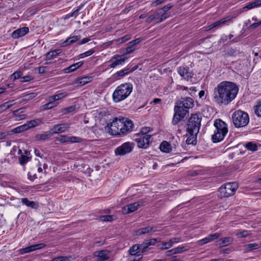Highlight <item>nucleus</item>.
<instances>
[{"instance_id": "19", "label": "nucleus", "mask_w": 261, "mask_h": 261, "mask_svg": "<svg viewBox=\"0 0 261 261\" xmlns=\"http://www.w3.org/2000/svg\"><path fill=\"white\" fill-rule=\"evenodd\" d=\"M29 31V29L28 27H22L17 29L12 33V37L14 39L22 37L27 34Z\"/></svg>"}, {"instance_id": "30", "label": "nucleus", "mask_w": 261, "mask_h": 261, "mask_svg": "<svg viewBox=\"0 0 261 261\" xmlns=\"http://www.w3.org/2000/svg\"><path fill=\"white\" fill-rule=\"evenodd\" d=\"M261 6V0H254V1L248 3L245 7L243 8L244 9H247L250 10L254 8H256Z\"/></svg>"}, {"instance_id": "3", "label": "nucleus", "mask_w": 261, "mask_h": 261, "mask_svg": "<svg viewBox=\"0 0 261 261\" xmlns=\"http://www.w3.org/2000/svg\"><path fill=\"white\" fill-rule=\"evenodd\" d=\"M133 85L130 83L123 84L118 86L112 95L115 102H119L125 99L132 93Z\"/></svg>"}, {"instance_id": "44", "label": "nucleus", "mask_w": 261, "mask_h": 261, "mask_svg": "<svg viewBox=\"0 0 261 261\" xmlns=\"http://www.w3.org/2000/svg\"><path fill=\"white\" fill-rule=\"evenodd\" d=\"M247 249L249 250H253L259 249L261 247V244L258 243H251L247 245Z\"/></svg>"}, {"instance_id": "17", "label": "nucleus", "mask_w": 261, "mask_h": 261, "mask_svg": "<svg viewBox=\"0 0 261 261\" xmlns=\"http://www.w3.org/2000/svg\"><path fill=\"white\" fill-rule=\"evenodd\" d=\"M141 205L139 202H136L133 203H130L124 206L122 208V213L125 214L133 213Z\"/></svg>"}, {"instance_id": "52", "label": "nucleus", "mask_w": 261, "mask_h": 261, "mask_svg": "<svg viewBox=\"0 0 261 261\" xmlns=\"http://www.w3.org/2000/svg\"><path fill=\"white\" fill-rule=\"evenodd\" d=\"M99 219L101 221H108L110 222L113 220V216L112 215H105L101 216L99 217Z\"/></svg>"}, {"instance_id": "54", "label": "nucleus", "mask_w": 261, "mask_h": 261, "mask_svg": "<svg viewBox=\"0 0 261 261\" xmlns=\"http://www.w3.org/2000/svg\"><path fill=\"white\" fill-rule=\"evenodd\" d=\"M151 129L149 127H142L140 133L137 135H149L148 133L150 132Z\"/></svg>"}, {"instance_id": "59", "label": "nucleus", "mask_w": 261, "mask_h": 261, "mask_svg": "<svg viewBox=\"0 0 261 261\" xmlns=\"http://www.w3.org/2000/svg\"><path fill=\"white\" fill-rule=\"evenodd\" d=\"M166 1V0H156L153 1L151 4V6L152 7H155L158 6V5H160L164 3H165Z\"/></svg>"}, {"instance_id": "53", "label": "nucleus", "mask_w": 261, "mask_h": 261, "mask_svg": "<svg viewBox=\"0 0 261 261\" xmlns=\"http://www.w3.org/2000/svg\"><path fill=\"white\" fill-rule=\"evenodd\" d=\"M129 72H130V70L128 68H126V69H124L123 70H120V71H118L116 73V74L117 75H118V76H124L125 75L127 74Z\"/></svg>"}, {"instance_id": "33", "label": "nucleus", "mask_w": 261, "mask_h": 261, "mask_svg": "<svg viewBox=\"0 0 261 261\" xmlns=\"http://www.w3.org/2000/svg\"><path fill=\"white\" fill-rule=\"evenodd\" d=\"M34 152L36 156H39L41 158H47V153L44 152L42 149V148H35L34 149Z\"/></svg>"}, {"instance_id": "7", "label": "nucleus", "mask_w": 261, "mask_h": 261, "mask_svg": "<svg viewBox=\"0 0 261 261\" xmlns=\"http://www.w3.org/2000/svg\"><path fill=\"white\" fill-rule=\"evenodd\" d=\"M238 188L237 182H227L223 185L219 189L220 196L222 198L228 197L233 195Z\"/></svg>"}, {"instance_id": "37", "label": "nucleus", "mask_w": 261, "mask_h": 261, "mask_svg": "<svg viewBox=\"0 0 261 261\" xmlns=\"http://www.w3.org/2000/svg\"><path fill=\"white\" fill-rule=\"evenodd\" d=\"M140 250V244H135L132 246L129 250V252L131 255H136L138 253V250Z\"/></svg>"}, {"instance_id": "4", "label": "nucleus", "mask_w": 261, "mask_h": 261, "mask_svg": "<svg viewBox=\"0 0 261 261\" xmlns=\"http://www.w3.org/2000/svg\"><path fill=\"white\" fill-rule=\"evenodd\" d=\"M216 130L212 136L213 142L217 143L221 141L228 133L227 125L225 122L220 119H216L214 122Z\"/></svg>"}, {"instance_id": "56", "label": "nucleus", "mask_w": 261, "mask_h": 261, "mask_svg": "<svg viewBox=\"0 0 261 261\" xmlns=\"http://www.w3.org/2000/svg\"><path fill=\"white\" fill-rule=\"evenodd\" d=\"M81 8V7H80L79 8H77L76 10H75L72 13H69V14H67L66 16V18H70L71 17H75L77 15L78 13H79V11L80 10Z\"/></svg>"}, {"instance_id": "8", "label": "nucleus", "mask_w": 261, "mask_h": 261, "mask_svg": "<svg viewBox=\"0 0 261 261\" xmlns=\"http://www.w3.org/2000/svg\"><path fill=\"white\" fill-rule=\"evenodd\" d=\"M174 111V115L172 120V123L174 125L177 124L180 120L188 115L189 113L188 110L179 105L177 102L175 103Z\"/></svg>"}, {"instance_id": "23", "label": "nucleus", "mask_w": 261, "mask_h": 261, "mask_svg": "<svg viewBox=\"0 0 261 261\" xmlns=\"http://www.w3.org/2000/svg\"><path fill=\"white\" fill-rule=\"evenodd\" d=\"M133 148H116L114 151L116 155H124L132 151Z\"/></svg>"}, {"instance_id": "58", "label": "nucleus", "mask_w": 261, "mask_h": 261, "mask_svg": "<svg viewBox=\"0 0 261 261\" xmlns=\"http://www.w3.org/2000/svg\"><path fill=\"white\" fill-rule=\"evenodd\" d=\"M173 5L171 4H168V5L165 6L162 8L160 9V10H162L163 12H165V13H167V12L170 10Z\"/></svg>"}, {"instance_id": "18", "label": "nucleus", "mask_w": 261, "mask_h": 261, "mask_svg": "<svg viewBox=\"0 0 261 261\" xmlns=\"http://www.w3.org/2000/svg\"><path fill=\"white\" fill-rule=\"evenodd\" d=\"M232 20V17L231 16H227L224 18L221 19L220 20H218L214 23H212V24L208 26V30H211L214 28H218L220 27L221 26L224 25L226 24L227 23L229 22H231Z\"/></svg>"}, {"instance_id": "20", "label": "nucleus", "mask_w": 261, "mask_h": 261, "mask_svg": "<svg viewBox=\"0 0 261 261\" xmlns=\"http://www.w3.org/2000/svg\"><path fill=\"white\" fill-rule=\"evenodd\" d=\"M156 228L154 226H147L138 229L136 231L137 235H142L146 233H150L156 231Z\"/></svg>"}, {"instance_id": "9", "label": "nucleus", "mask_w": 261, "mask_h": 261, "mask_svg": "<svg viewBox=\"0 0 261 261\" xmlns=\"http://www.w3.org/2000/svg\"><path fill=\"white\" fill-rule=\"evenodd\" d=\"M169 17L168 13L163 12L162 10H158L153 14L150 15L146 20V22L150 23L154 20L156 23H160Z\"/></svg>"}, {"instance_id": "51", "label": "nucleus", "mask_w": 261, "mask_h": 261, "mask_svg": "<svg viewBox=\"0 0 261 261\" xmlns=\"http://www.w3.org/2000/svg\"><path fill=\"white\" fill-rule=\"evenodd\" d=\"M143 255L141 254H137L136 255H131L128 258L129 261H141Z\"/></svg>"}, {"instance_id": "48", "label": "nucleus", "mask_w": 261, "mask_h": 261, "mask_svg": "<svg viewBox=\"0 0 261 261\" xmlns=\"http://www.w3.org/2000/svg\"><path fill=\"white\" fill-rule=\"evenodd\" d=\"M140 250L142 253H144L148 250V247L150 246L146 240H145L143 243L140 244Z\"/></svg>"}, {"instance_id": "46", "label": "nucleus", "mask_w": 261, "mask_h": 261, "mask_svg": "<svg viewBox=\"0 0 261 261\" xmlns=\"http://www.w3.org/2000/svg\"><path fill=\"white\" fill-rule=\"evenodd\" d=\"M172 244L170 241L168 242H162L161 246H159V248L161 250L168 249L172 247Z\"/></svg>"}, {"instance_id": "26", "label": "nucleus", "mask_w": 261, "mask_h": 261, "mask_svg": "<svg viewBox=\"0 0 261 261\" xmlns=\"http://www.w3.org/2000/svg\"><path fill=\"white\" fill-rule=\"evenodd\" d=\"M91 76H84L79 78L76 81V84L78 86H83L92 81Z\"/></svg>"}, {"instance_id": "10", "label": "nucleus", "mask_w": 261, "mask_h": 261, "mask_svg": "<svg viewBox=\"0 0 261 261\" xmlns=\"http://www.w3.org/2000/svg\"><path fill=\"white\" fill-rule=\"evenodd\" d=\"M151 135H137L135 141L138 144V147H143L145 145H152Z\"/></svg>"}, {"instance_id": "40", "label": "nucleus", "mask_w": 261, "mask_h": 261, "mask_svg": "<svg viewBox=\"0 0 261 261\" xmlns=\"http://www.w3.org/2000/svg\"><path fill=\"white\" fill-rule=\"evenodd\" d=\"M130 38V35H127L120 38L114 40V41L116 44H119L128 41Z\"/></svg>"}, {"instance_id": "32", "label": "nucleus", "mask_w": 261, "mask_h": 261, "mask_svg": "<svg viewBox=\"0 0 261 261\" xmlns=\"http://www.w3.org/2000/svg\"><path fill=\"white\" fill-rule=\"evenodd\" d=\"M80 39V37L78 36H73L70 37H69L62 44L63 46H65L68 44H71L76 41L79 40Z\"/></svg>"}, {"instance_id": "35", "label": "nucleus", "mask_w": 261, "mask_h": 261, "mask_svg": "<svg viewBox=\"0 0 261 261\" xmlns=\"http://www.w3.org/2000/svg\"><path fill=\"white\" fill-rule=\"evenodd\" d=\"M240 145L243 146L244 147H260L261 146L260 144H259L258 143L255 142V141H251V142H247L245 143H240L236 147H238Z\"/></svg>"}, {"instance_id": "22", "label": "nucleus", "mask_w": 261, "mask_h": 261, "mask_svg": "<svg viewBox=\"0 0 261 261\" xmlns=\"http://www.w3.org/2000/svg\"><path fill=\"white\" fill-rule=\"evenodd\" d=\"M61 52V50L58 49L47 53L46 55V62H45V64L47 65L49 64L50 62H48V61L50 60L53 58L56 57L57 55L60 54Z\"/></svg>"}, {"instance_id": "50", "label": "nucleus", "mask_w": 261, "mask_h": 261, "mask_svg": "<svg viewBox=\"0 0 261 261\" xmlns=\"http://www.w3.org/2000/svg\"><path fill=\"white\" fill-rule=\"evenodd\" d=\"M204 173V171L203 170H196L193 171H190L189 172V175L191 176H196L198 175H203Z\"/></svg>"}, {"instance_id": "38", "label": "nucleus", "mask_w": 261, "mask_h": 261, "mask_svg": "<svg viewBox=\"0 0 261 261\" xmlns=\"http://www.w3.org/2000/svg\"><path fill=\"white\" fill-rule=\"evenodd\" d=\"M67 94L66 93H60L51 96L49 97V100L56 101L66 97Z\"/></svg>"}, {"instance_id": "24", "label": "nucleus", "mask_w": 261, "mask_h": 261, "mask_svg": "<svg viewBox=\"0 0 261 261\" xmlns=\"http://www.w3.org/2000/svg\"><path fill=\"white\" fill-rule=\"evenodd\" d=\"M42 120L41 119H36L34 120H30L25 123L27 129L28 130L30 128H34L36 126H38L41 123Z\"/></svg>"}, {"instance_id": "15", "label": "nucleus", "mask_w": 261, "mask_h": 261, "mask_svg": "<svg viewBox=\"0 0 261 261\" xmlns=\"http://www.w3.org/2000/svg\"><path fill=\"white\" fill-rule=\"evenodd\" d=\"M176 102H177L179 105L181 106V107L185 108L188 111H189V109L190 108H193L194 106L193 99L189 97L181 98L180 100L177 101Z\"/></svg>"}, {"instance_id": "5", "label": "nucleus", "mask_w": 261, "mask_h": 261, "mask_svg": "<svg viewBox=\"0 0 261 261\" xmlns=\"http://www.w3.org/2000/svg\"><path fill=\"white\" fill-rule=\"evenodd\" d=\"M232 121L236 127H243L248 124L249 118L248 114L244 111L238 110L233 114Z\"/></svg>"}, {"instance_id": "43", "label": "nucleus", "mask_w": 261, "mask_h": 261, "mask_svg": "<svg viewBox=\"0 0 261 261\" xmlns=\"http://www.w3.org/2000/svg\"><path fill=\"white\" fill-rule=\"evenodd\" d=\"M127 47L125 49V54H130L136 49V47L134 44H130L129 42L127 44Z\"/></svg>"}, {"instance_id": "12", "label": "nucleus", "mask_w": 261, "mask_h": 261, "mask_svg": "<svg viewBox=\"0 0 261 261\" xmlns=\"http://www.w3.org/2000/svg\"><path fill=\"white\" fill-rule=\"evenodd\" d=\"M18 154L20 155L19 157V162L21 165L24 166L28 162H29L32 158L30 151L25 149L21 150L19 148Z\"/></svg>"}, {"instance_id": "55", "label": "nucleus", "mask_w": 261, "mask_h": 261, "mask_svg": "<svg viewBox=\"0 0 261 261\" xmlns=\"http://www.w3.org/2000/svg\"><path fill=\"white\" fill-rule=\"evenodd\" d=\"M94 53V50L93 49L89 50L84 53H82L80 55V58H84L86 57H88L92 55Z\"/></svg>"}, {"instance_id": "16", "label": "nucleus", "mask_w": 261, "mask_h": 261, "mask_svg": "<svg viewBox=\"0 0 261 261\" xmlns=\"http://www.w3.org/2000/svg\"><path fill=\"white\" fill-rule=\"evenodd\" d=\"M177 71L181 76L187 80H189L193 75V73L190 71V69L188 67H180L178 68Z\"/></svg>"}, {"instance_id": "36", "label": "nucleus", "mask_w": 261, "mask_h": 261, "mask_svg": "<svg viewBox=\"0 0 261 261\" xmlns=\"http://www.w3.org/2000/svg\"><path fill=\"white\" fill-rule=\"evenodd\" d=\"M220 236L219 233H215L214 234H210L207 237L204 238L207 243L211 242L215 240L218 239Z\"/></svg>"}, {"instance_id": "45", "label": "nucleus", "mask_w": 261, "mask_h": 261, "mask_svg": "<svg viewBox=\"0 0 261 261\" xmlns=\"http://www.w3.org/2000/svg\"><path fill=\"white\" fill-rule=\"evenodd\" d=\"M249 234H250V233L248 230H244L243 231L237 232L236 234V236L238 238H243L247 237Z\"/></svg>"}, {"instance_id": "6", "label": "nucleus", "mask_w": 261, "mask_h": 261, "mask_svg": "<svg viewBox=\"0 0 261 261\" xmlns=\"http://www.w3.org/2000/svg\"><path fill=\"white\" fill-rule=\"evenodd\" d=\"M201 118L197 114L191 116L187 127V130L189 134L197 135L201 125Z\"/></svg>"}, {"instance_id": "62", "label": "nucleus", "mask_w": 261, "mask_h": 261, "mask_svg": "<svg viewBox=\"0 0 261 261\" xmlns=\"http://www.w3.org/2000/svg\"><path fill=\"white\" fill-rule=\"evenodd\" d=\"M49 138V135L47 134H41L37 136V138L40 140H45Z\"/></svg>"}, {"instance_id": "42", "label": "nucleus", "mask_w": 261, "mask_h": 261, "mask_svg": "<svg viewBox=\"0 0 261 261\" xmlns=\"http://www.w3.org/2000/svg\"><path fill=\"white\" fill-rule=\"evenodd\" d=\"M14 100H9L7 102H6L1 106V108L3 111L7 110L10 108L14 104Z\"/></svg>"}, {"instance_id": "2", "label": "nucleus", "mask_w": 261, "mask_h": 261, "mask_svg": "<svg viewBox=\"0 0 261 261\" xmlns=\"http://www.w3.org/2000/svg\"><path fill=\"white\" fill-rule=\"evenodd\" d=\"M108 126L110 134L114 136H120L130 132L133 123L126 118L120 117L115 118Z\"/></svg>"}, {"instance_id": "60", "label": "nucleus", "mask_w": 261, "mask_h": 261, "mask_svg": "<svg viewBox=\"0 0 261 261\" xmlns=\"http://www.w3.org/2000/svg\"><path fill=\"white\" fill-rule=\"evenodd\" d=\"M169 241L172 244V246L175 243H177L182 242V240L180 238H173L170 239Z\"/></svg>"}, {"instance_id": "57", "label": "nucleus", "mask_w": 261, "mask_h": 261, "mask_svg": "<svg viewBox=\"0 0 261 261\" xmlns=\"http://www.w3.org/2000/svg\"><path fill=\"white\" fill-rule=\"evenodd\" d=\"M239 53L236 48H230L227 50V54L229 56H236Z\"/></svg>"}, {"instance_id": "34", "label": "nucleus", "mask_w": 261, "mask_h": 261, "mask_svg": "<svg viewBox=\"0 0 261 261\" xmlns=\"http://www.w3.org/2000/svg\"><path fill=\"white\" fill-rule=\"evenodd\" d=\"M196 138L197 135L190 134V136L187 138L186 140V143L188 145H195L196 144Z\"/></svg>"}, {"instance_id": "21", "label": "nucleus", "mask_w": 261, "mask_h": 261, "mask_svg": "<svg viewBox=\"0 0 261 261\" xmlns=\"http://www.w3.org/2000/svg\"><path fill=\"white\" fill-rule=\"evenodd\" d=\"M24 108H22L14 111L13 112V115H14L15 119L14 120L16 121L24 119L27 117V115L25 114H20L23 113Z\"/></svg>"}, {"instance_id": "49", "label": "nucleus", "mask_w": 261, "mask_h": 261, "mask_svg": "<svg viewBox=\"0 0 261 261\" xmlns=\"http://www.w3.org/2000/svg\"><path fill=\"white\" fill-rule=\"evenodd\" d=\"M175 254L181 253L188 250L186 246H182L174 248Z\"/></svg>"}, {"instance_id": "41", "label": "nucleus", "mask_w": 261, "mask_h": 261, "mask_svg": "<svg viewBox=\"0 0 261 261\" xmlns=\"http://www.w3.org/2000/svg\"><path fill=\"white\" fill-rule=\"evenodd\" d=\"M45 246V244L43 243H40L37 244L33 245L31 246H29L30 248V250L31 252H32L33 251L41 249L42 248H43Z\"/></svg>"}, {"instance_id": "28", "label": "nucleus", "mask_w": 261, "mask_h": 261, "mask_svg": "<svg viewBox=\"0 0 261 261\" xmlns=\"http://www.w3.org/2000/svg\"><path fill=\"white\" fill-rule=\"evenodd\" d=\"M27 130L25 124L17 127H15L12 130L8 132L9 135H12L14 134H18L23 132Z\"/></svg>"}, {"instance_id": "63", "label": "nucleus", "mask_w": 261, "mask_h": 261, "mask_svg": "<svg viewBox=\"0 0 261 261\" xmlns=\"http://www.w3.org/2000/svg\"><path fill=\"white\" fill-rule=\"evenodd\" d=\"M22 75V73L20 71H17L14 72L12 75V76L13 77L14 80H16L19 79Z\"/></svg>"}, {"instance_id": "64", "label": "nucleus", "mask_w": 261, "mask_h": 261, "mask_svg": "<svg viewBox=\"0 0 261 261\" xmlns=\"http://www.w3.org/2000/svg\"><path fill=\"white\" fill-rule=\"evenodd\" d=\"M146 241L150 246L155 245L158 242V240L156 239H151L150 240H147Z\"/></svg>"}, {"instance_id": "13", "label": "nucleus", "mask_w": 261, "mask_h": 261, "mask_svg": "<svg viewBox=\"0 0 261 261\" xmlns=\"http://www.w3.org/2000/svg\"><path fill=\"white\" fill-rule=\"evenodd\" d=\"M82 138L78 137H68L66 135H61L57 137L56 140L61 143H67L68 142L75 143L80 142Z\"/></svg>"}, {"instance_id": "1", "label": "nucleus", "mask_w": 261, "mask_h": 261, "mask_svg": "<svg viewBox=\"0 0 261 261\" xmlns=\"http://www.w3.org/2000/svg\"><path fill=\"white\" fill-rule=\"evenodd\" d=\"M239 91L238 86L234 83L223 81L214 89L213 101L218 106H227L237 96Z\"/></svg>"}, {"instance_id": "61", "label": "nucleus", "mask_w": 261, "mask_h": 261, "mask_svg": "<svg viewBox=\"0 0 261 261\" xmlns=\"http://www.w3.org/2000/svg\"><path fill=\"white\" fill-rule=\"evenodd\" d=\"M68 258L66 256H59L53 258L51 261H67Z\"/></svg>"}, {"instance_id": "14", "label": "nucleus", "mask_w": 261, "mask_h": 261, "mask_svg": "<svg viewBox=\"0 0 261 261\" xmlns=\"http://www.w3.org/2000/svg\"><path fill=\"white\" fill-rule=\"evenodd\" d=\"M69 123H62L55 125L50 130V133L51 134H61L64 133L69 128Z\"/></svg>"}, {"instance_id": "25", "label": "nucleus", "mask_w": 261, "mask_h": 261, "mask_svg": "<svg viewBox=\"0 0 261 261\" xmlns=\"http://www.w3.org/2000/svg\"><path fill=\"white\" fill-rule=\"evenodd\" d=\"M21 202L23 205L32 208H36L38 207V204L33 201H30L27 198H23L21 199Z\"/></svg>"}, {"instance_id": "11", "label": "nucleus", "mask_w": 261, "mask_h": 261, "mask_svg": "<svg viewBox=\"0 0 261 261\" xmlns=\"http://www.w3.org/2000/svg\"><path fill=\"white\" fill-rule=\"evenodd\" d=\"M127 59V58L125 56L124 54L121 55H115L110 60V62L111 63L109 66L110 68H114L118 65H123Z\"/></svg>"}, {"instance_id": "27", "label": "nucleus", "mask_w": 261, "mask_h": 261, "mask_svg": "<svg viewBox=\"0 0 261 261\" xmlns=\"http://www.w3.org/2000/svg\"><path fill=\"white\" fill-rule=\"evenodd\" d=\"M97 256L100 261H104L109 259V253L106 250H101L97 252Z\"/></svg>"}, {"instance_id": "47", "label": "nucleus", "mask_w": 261, "mask_h": 261, "mask_svg": "<svg viewBox=\"0 0 261 261\" xmlns=\"http://www.w3.org/2000/svg\"><path fill=\"white\" fill-rule=\"evenodd\" d=\"M254 110L255 114L258 117H261V100L259 101L257 105L254 107Z\"/></svg>"}, {"instance_id": "39", "label": "nucleus", "mask_w": 261, "mask_h": 261, "mask_svg": "<svg viewBox=\"0 0 261 261\" xmlns=\"http://www.w3.org/2000/svg\"><path fill=\"white\" fill-rule=\"evenodd\" d=\"M57 105L54 101L49 100L48 103L43 105L41 107L42 110H48L55 107Z\"/></svg>"}, {"instance_id": "31", "label": "nucleus", "mask_w": 261, "mask_h": 261, "mask_svg": "<svg viewBox=\"0 0 261 261\" xmlns=\"http://www.w3.org/2000/svg\"><path fill=\"white\" fill-rule=\"evenodd\" d=\"M83 64V62H79L73 64L68 67V68H66L65 69V72L66 73H69L71 72H73L74 70H75L76 69L81 67Z\"/></svg>"}, {"instance_id": "29", "label": "nucleus", "mask_w": 261, "mask_h": 261, "mask_svg": "<svg viewBox=\"0 0 261 261\" xmlns=\"http://www.w3.org/2000/svg\"><path fill=\"white\" fill-rule=\"evenodd\" d=\"M233 241V239L231 237H225L220 239L219 242V245L220 247L226 246L230 244Z\"/></svg>"}]
</instances>
